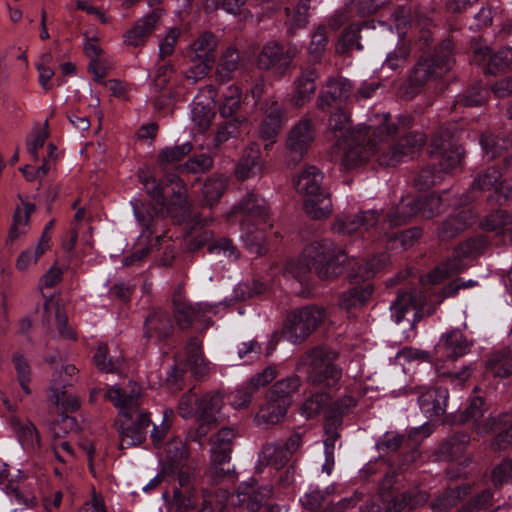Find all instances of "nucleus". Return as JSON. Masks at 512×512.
Wrapping results in <instances>:
<instances>
[{"mask_svg":"<svg viewBox=\"0 0 512 512\" xmlns=\"http://www.w3.org/2000/svg\"><path fill=\"white\" fill-rule=\"evenodd\" d=\"M486 372L497 378L512 376V352L502 349L491 353L486 360Z\"/></svg>","mask_w":512,"mask_h":512,"instance_id":"34","label":"nucleus"},{"mask_svg":"<svg viewBox=\"0 0 512 512\" xmlns=\"http://www.w3.org/2000/svg\"><path fill=\"white\" fill-rule=\"evenodd\" d=\"M241 90L239 87L231 85L223 94V100L219 106V113L224 118L233 116L240 107Z\"/></svg>","mask_w":512,"mask_h":512,"instance_id":"54","label":"nucleus"},{"mask_svg":"<svg viewBox=\"0 0 512 512\" xmlns=\"http://www.w3.org/2000/svg\"><path fill=\"white\" fill-rule=\"evenodd\" d=\"M144 329V334L147 338L155 336L159 339H165L172 334L173 325L169 315L158 310L146 318Z\"/></svg>","mask_w":512,"mask_h":512,"instance_id":"32","label":"nucleus"},{"mask_svg":"<svg viewBox=\"0 0 512 512\" xmlns=\"http://www.w3.org/2000/svg\"><path fill=\"white\" fill-rule=\"evenodd\" d=\"M429 153L433 165H437L439 171L444 173L452 172L460 167L464 157L462 147L454 142L448 130L442 128L434 134Z\"/></svg>","mask_w":512,"mask_h":512,"instance_id":"9","label":"nucleus"},{"mask_svg":"<svg viewBox=\"0 0 512 512\" xmlns=\"http://www.w3.org/2000/svg\"><path fill=\"white\" fill-rule=\"evenodd\" d=\"M417 304V300L411 292L399 293L390 306L392 317L395 322H401L404 319L405 314L409 310L415 309Z\"/></svg>","mask_w":512,"mask_h":512,"instance_id":"53","label":"nucleus"},{"mask_svg":"<svg viewBox=\"0 0 512 512\" xmlns=\"http://www.w3.org/2000/svg\"><path fill=\"white\" fill-rule=\"evenodd\" d=\"M415 202L419 207L418 214L423 218L429 219L439 214L442 199L439 195L430 194L425 197L415 198Z\"/></svg>","mask_w":512,"mask_h":512,"instance_id":"58","label":"nucleus"},{"mask_svg":"<svg viewBox=\"0 0 512 512\" xmlns=\"http://www.w3.org/2000/svg\"><path fill=\"white\" fill-rule=\"evenodd\" d=\"M232 212L240 214V222L272 226L267 203L254 192H248L234 207Z\"/></svg>","mask_w":512,"mask_h":512,"instance_id":"16","label":"nucleus"},{"mask_svg":"<svg viewBox=\"0 0 512 512\" xmlns=\"http://www.w3.org/2000/svg\"><path fill=\"white\" fill-rule=\"evenodd\" d=\"M342 423V420L336 419V420H326L325 424V433H326V439L324 440V453H325V464L323 465L322 469L327 474H330L332 467L334 465V450H335V443L340 437L339 433L337 432V427L340 426Z\"/></svg>","mask_w":512,"mask_h":512,"instance_id":"42","label":"nucleus"},{"mask_svg":"<svg viewBox=\"0 0 512 512\" xmlns=\"http://www.w3.org/2000/svg\"><path fill=\"white\" fill-rule=\"evenodd\" d=\"M357 404L354 397L346 395L337 401L330 403L326 411V420H336L349 413Z\"/></svg>","mask_w":512,"mask_h":512,"instance_id":"60","label":"nucleus"},{"mask_svg":"<svg viewBox=\"0 0 512 512\" xmlns=\"http://www.w3.org/2000/svg\"><path fill=\"white\" fill-rule=\"evenodd\" d=\"M390 114L375 115L370 119V124L359 125L351 138L343 140V156L341 164L345 169H353L364 164L371 155H376L377 160L382 152V145L392 134L397 132V127L390 123Z\"/></svg>","mask_w":512,"mask_h":512,"instance_id":"3","label":"nucleus"},{"mask_svg":"<svg viewBox=\"0 0 512 512\" xmlns=\"http://www.w3.org/2000/svg\"><path fill=\"white\" fill-rule=\"evenodd\" d=\"M324 175L315 166H307L295 178L298 193L304 196V210L313 219L326 218L332 210L329 195L323 190Z\"/></svg>","mask_w":512,"mask_h":512,"instance_id":"6","label":"nucleus"},{"mask_svg":"<svg viewBox=\"0 0 512 512\" xmlns=\"http://www.w3.org/2000/svg\"><path fill=\"white\" fill-rule=\"evenodd\" d=\"M222 406L223 396L220 392L207 393L198 401L197 417L208 421H217Z\"/></svg>","mask_w":512,"mask_h":512,"instance_id":"39","label":"nucleus"},{"mask_svg":"<svg viewBox=\"0 0 512 512\" xmlns=\"http://www.w3.org/2000/svg\"><path fill=\"white\" fill-rule=\"evenodd\" d=\"M471 344L461 331L453 330L442 335L435 347V352L439 358L454 360L465 355Z\"/></svg>","mask_w":512,"mask_h":512,"instance_id":"24","label":"nucleus"},{"mask_svg":"<svg viewBox=\"0 0 512 512\" xmlns=\"http://www.w3.org/2000/svg\"><path fill=\"white\" fill-rule=\"evenodd\" d=\"M44 310L45 313L55 311L56 325L61 337L65 339H75L74 332L67 325V316L61 312L60 307L53 302L52 298L45 301Z\"/></svg>","mask_w":512,"mask_h":512,"instance_id":"57","label":"nucleus"},{"mask_svg":"<svg viewBox=\"0 0 512 512\" xmlns=\"http://www.w3.org/2000/svg\"><path fill=\"white\" fill-rule=\"evenodd\" d=\"M288 406L267 399V403L261 407L256 415V420L259 424H277L287 413Z\"/></svg>","mask_w":512,"mask_h":512,"instance_id":"47","label":"nucleus"},{"mask_svg":"<svg viewBox=\"0 0 512 512\" xmlns=\"http://www.w3.org/2000/svg\"><path fill=\"white\" fill-rule=\"evenodd\" d=\"M418 208L414 197H403L399 204L390 210L387 221L391 226L404 225L418 214Z\"/></svg>","mask_w":512,"mask_h":512,"instance_id":"38","label":"nucleus"},{"mask_svg":"<svg viewBox=\"0 0 512 512\" xmlns=\"http://www.w3.org/2000/svg\"><path fill=\"white\" fill-rule=\"evenodd\" d=\"M13 428L23 447H34L36 444L39 443L38 432L31 422L14 421Z\"/></svg>","mask_w":512,"mask_h":512,"instance_id":"55","label":"nucleus"},{"mask_svg":"<svg viewBox=\"0 0 512 512\" xmlns=\"http://www.w3.org/2000/svg\"><path fill=\"white\" fill-rule=\"evenodd\" d=\"M188 455L187 446L181 439L174 438L165 446V457L171 466H178L182 460L188 458Z\"/></svg>","mask_w":512,"mask_h":512,"instance_id":"59","label":"nucleus"},{"mask_svg":"<svg viewBox=\"0 0 512 512\" xmlns=\"http://www.w3.org/2000/svg\"><path fill=\"white\" fill-rule=\"evenodd\" d=\"M310 8V0H299L292 10L286 8L288 17L287 34L293 36L298 29L306 27L308 23V10Z\"/></svg>","mask_w":512,"mask_h":512,"instance_id":"44","label":"nucleus"},{"mask_svg":"<svg viewBox=\"0 0 512 512\" xmlns=\"http://www.w3.org/2000/svg\"><path fill=\"white\" fill-rule=\"evenodd\" d=\"M240 226L242 231L241 237L246 248L257 256L265 255L268 251L265 231L272 226L249 224L248 222H240Z\"/></svg>","mask_w":512,"mask_h":512,"instance_id":"28","label":"nucleus"},{"mask_svg":"<svg viewBox=\"0 0 512 512\" xmlns=\"http://www.w3.org/2000/svg\"><path fill=\"white\" fill-rule=\"evenodd\" d=\"M194 469L181 466L177 472V486L173 489L172 506L175 512H188L196 507L198 494L195 488Z\"/></svg>","mask_w":512,"mask_h":512,"instance_id":"14","label":"nucleus"},{"mask_svg":"<svg viewBox=\"0 0 512 512\" xmlns=\"http://www.w3.org/2000/svg\"><path fill=\"white\" fill-rule=\"evenodd\" d=\"M192 150V144L186 142L181 145H175L173 147H166L159 152L158 162L161 170H166V165L170 163H176L182 160Z\"/></svg>","mask_w":512,"mask_h":512,"instance_id":"52","label":"nucleus"},{"mask_svg":"<svg viewBox=\"0 0 512 512\" xmlns=\"http://www.w3.org/2000/svg\"><path fill=\"white\" fill-rule=\"evenodd\" d=\"M227 187V178L225 176H214L206 180L202 187V195L207 206L212 207L216 203Z\"/></svg>","mask_w":512,"mask_h":512,"instance_id":"49","label":"nucleus"},{"mask_svg":"<svg viewBox=\"0 0 512 512\" xmlns=\"http://www.w3.org/2000/svg\"><path fill=\"white\" fill-rule=\"evenodd\" d=\"M272 495L270 486L255 487L254 484L243 483L237 493L232 496V504L242 507L249 512H257Z\"/></svg>","mask_w":512,"mask_h":512,"instance_id":"20","label":"nucleus"},{"mask_svg":"<svg viewBox=\"0 0 512 512\" xmlns=\"http://www.w3.org/2000/svg\"><path fill=\"white\" fill-rule=\"evenodd\" d=\"M302 443L301 435H291L285 443H268L263 447V458L276 469L283 468L291 459L292 455L299 449Z\"/></svg>","mask_w":512,"mask_h":512,"instance_id":"19","label":"nucleus"},{"mask_svg":"<svg viewBox=\"0 0 512 512\" xmlns=\"http://www.w3.org/2000/svg\"><path fill=\"white\" fill-rule=\"evenodd\" d=\"M472 62L485 74L497 75L512 69V48H502L494 53L488 46L475 47Z\"/></svg>","mask_w":512,"mask_h":512,"instance_id":"15","label":"nucleus"},{"mask_svg":"<svg viewBox=\"0 0 512 512\" xmlns=\"http://www.w3.org/2000/svg\"><path fill=\"white\" fill-rule=\"evenodd\" d=\"M379 220L376 210H367L357 215H348L338 218L333 224V231L340 235L363 234L373 228Z\"/></svg>","mask_w":512,"mask_h":512,"instance_id":"18","label":"nucleus"},{"mask_svg":"<svg viewBox=\"0 0 512 512\" xmlns=\"http://www.w3.org/2000/svg\"><path fill=\"white\" fill-rule=\"evenodd\" d=\"M346 260L345 252L330 239L314 240L299 259L287 262L285 273L302 282L313 268L321 280H330L344 272Z\"/></svg>","mask_w":512,"mask_h":512,"instance_id":"2","label":"nucleus"},{"mask_svg":"<svg viewBox=\"0 0 512 512\" xmlns=\"http://www.w3.org/2000/svg\"><path fill=\"white\" fill-rule=\"evenodd\" d=\"M453 44L444 40L430 57H420L411 70L408 82L413 87H420L431 79L442 77L452 69L454 64Z\"/></svg>","mask_w":512,"mask_h":512,"instance_id":"7","label":"nucleus"},{"mask_svg":"<svg viewBox=\"0 0 512 512\" xmlns=\"http://www.w3.org/2000/svg\"><path fill=\"white\" fill-rule=\"evenodd\" d=\"M492 430L497 433L490 444L493 451L504 450L512 444V422L509 415L505 414L494 421Z\"/></svg>","mask_w":512,"mask_h":512,"instance_id":"41","label":"nucleus"},{"mask_svg":"<svg viewBox=\"0 0 512 512\" xmlns=\"http://www.w3.org/2000/svg\"><path fill=\"white\" fill-rule=\"evenodd\" d=\"M472 221V213L467 209H462L457 214L450 215L442 222L437 230V235L441 240L451 239L464 231Z\"/></svg>","mask_w":512,"mask_h":512,"instance_id":"29","label":"nucleus"},{"mask_svg":"<svg viewBox=\"0 0 512 512\" xmlns=\"http://www.w3.org/2000/svg\"><path fill=\"white\" fill-rule=\"evenodd\" d=\"M328 128L339 141L351 138V132L357 129V127L351 128L350 116L341 108L336 109L335 112L331 114Z\"/></svg>","mask_w":512,"mask_h":512,"instance_id":"45","label":"nucleus"},{"mask_svg":"<svg viewBox=\"0 0 512 512\" xmlns=\"http://www.w3.org/2000/svg\"><path fill=\"white\" fill-rule=\"evenodd\" d=\"M139 181L147 194L156 202L160 211L173 213L177 209L183 210L187 204L186 190L179 177L168 173L164 180L158 181L147 171H139Z\"/></svg>","mask_w":512,"mask_h":512,"instance_id":"5","label":"nucleus"},{"mask_svg":"<svg viewBox=\"0 0 512 512\" xmlns=\"http://www.w3.org/2000/svg\"><path fill=\"white\" fill-rule=\"evenodd\" d=\"M422 229L412 227L399 233L385 235V247L389 250H406L421 237Z\"/></svg>","mask_w":512,"mask_h":512,"instance_id":"40","label":"nucleus"},{"mask_svg":"<svg viewBox=\"0 0 512 512\" xmlns=\"http://www.w3.org/2000/svg\"><path fill=\"white\" fill-rule=\"evenodd\" d=\"M338 354L327 346H317L301 355L296 369L305 368L308 383L321 388H333L342 378V369L334 362Z\"/></svg>","mask_w":512,"mask_h":512,"instance_id":"4","label":"nucleus"},{"mask_svg":"<svg viewBox=\"0 0 512 512\" xmlns=\"http://www.w3.org/2000/svg\"><path fill=\"white\" fill-rule=\"evenodd\" d=\"M395 134L396 132L381 144L382 152L378 162L382 166H395L405 157H413L422 150L426 142L424 134L421 132H411L400 138L396 143L390 144L389 140Z\"/></svg>","mask_w":512,"mask_h":512,"instance_id":"12","label":"nucleus"},{"mask_svg":"<svg viewBox=\"0 0 512 512\" xmlns=\"http://www.w3.org/2000/svg\"><path fill=\"white\" fill-rule=\"evenodd\" d=\"M210 449V475L215 480H221L226 477H230V468L225 469L223 465L228 464L231 459L232 448L219 445L217 443H211Z\"/></svg>","mask_w":512,"mask_h":512,"instance_id":"33","label":"nucleus"},{"mask_svg":"<svg viewBox=\"0 0 512 512\" xmlns=\"http://www.w3.org/2000/svg\"><path fill=\"white\" fill-rule=\"evenodd\" d=\"M243 120L236 117L219 123L212 138V148L217 150L230 139L236 138L240 133V126Z\"/></svg>","mask_w":512,"mask_h":512,"instance_id":"43","label":"nucleus"},{"mask_svg":"<svg viewBox=\"0 0 512 512\" xmlns=\"http://www.w3.org/2000/svg\"><path fill=\"white\" fill-rule=\"evenodd\" d=\"M512 222V216H510L504 210H498L481 222L483 229L487 231H494L497 234L502 233L505 226Z\"/></svg>","mask_w":512,"mask_h":512,"instance_id":"63","label":"nucleus"},{"mask_svg":"<svg viewBox=\"0 0 512 512\" xmlns=\"http://www.w3.org/2000/svg\"><path fill=\"white\" fill-rule=\"evenodd\" d=\"M186 370H190L197 379L206 377L210 372V362L204 357L202 342L197 337L189 339L184 349L183 360L172 368L167 382L179 388L178 383L183 379Z\"/></svg>","mask_w":512,"mask_h":512,"instance_id":"10","label":"nucleus"},{"mask_svg":"<svg viewBox=\"0 0 512 512\" xmlns=\"http://www.w3.org/2000/svg\"><path fill=\"white\" fill-rule=\"evenodd\" d=\"M296 54L297 47L295 45H289L284 50L278 42L270 40L259 50L255 64L260 70L273 71L275 74L283 76L290 68Z\"/></svg>","mask_w":512,"mask_h":512,"instance_id":"11","label":"nucleus"},{"mask_svg":"<svg viewBox=\"0 0 512 512\" xmlns=\"http://www.w3.org/2000/svg\"><path fill=\"white\" fill-rule=\"evenodd\" d=\"M265 168V161L261 155L260 146L251 143L242 154L236 167V175L240 180H245L260 175Z\"/></svg>","mask_w":512,"mask_h":512,"instance_id":"26","label":"nucleus"},{"mask_svg":"<svg viewBox=\"0 0 512 512\" xmlns=\"http://www.w3.org/2000/svg\"><path fill=\"white\" fill-rule=\"evenodd\" d=\"M331 397L328 393L317 392L309 396L302 405V413L306 418H313L314 416L324 413L326 416L327 408L330 406Z\"/></svg>","mask_w":512,"mask_h":512,"instance_id":"50","label":"nucleus"},{"mask_svg":"<svg viewBox=\"0 0 512 512\" xmlns=\"http://www.w3.org/2000/svg\"><path fill=\"white\" fill-rule=\"evenodd\" d=\"M315 127L308 118L299 120L289 131L286 138V162L297 165L307 154L315 140Z\"/></svg>","mask_w":512,"mask_h":512,"instance_id":"13","label":"nucleus"},{"mask_svg":"<svg viewBox=\"0 0 512 512\" xmlns=\"http://www.w3.org/2000/svg\"><path fill=\"white\" fill-rule=\"evenodd\" d=\"M470 492L471 486L469 484L446 489L430 503V508L433 512H448Z\"/></svg>","mask_w":512,"mask_h":512,"instance_id":"30","label":"nucleus"},{"mask_svg":"<svg viewBox=\"0 0 512 512\" xmlns=\"http://www.w3.org/2000/svg\"><path fill=\"white\" fill-rule=\"evenodd\" d=\"M173 306L174 318L180 329H188L194 323L201 322L209 311L208 305L187 302L180 293L174 295Z\"/></svg>","mask_w":512,"mask_h":512,"instance_id":"22","label":"nucleus"},{"mask_svg":"<svg viewBox=\"0 0 512 512\" xmlns=\"http://www.w3.org/2000/svg\"><path fill=\"white\" fill-rule=\"evenodd\" d=\"M326 44L327 37L325 33V27L319 26L312 34L311 41L308 46V53L311 61H320L322 54L325 51Z\"/></svg>","mask_w":512,"mask_h":512,"instance_id":"61","label":"nucleus"},{"mask_svg":"<svg viewBox=\"0 0 512 512\" xmlns=\"http://www.w3.org/2000/svg\"><path fill=\"white\" fill-rule=\"evenodd\" d=\"M161 16L162 10L156 8L152 12L140 18L124 34V43L132 47L143 46L155 30L156 24L160 20Z\"/></svg>","mask_w":512,"mask_h":512,"instance_id":"23","label":"nucleus"},{"mask_svg":"<svg viewBox=\"0 0 512 512\" xmlns=\"http://www.w3.org/2000/svg\"><path fill=\"white\" fill-rule=\"evenodd\" d=\"M390 263V257L386 253H381L378 256L366 261L363 266L359 268V276L361 278H370L376 273L385 269Z\"/></svg>","mask_w":512,"mask_h":512,"instance_id":"64","label":"nucleus"},{"mask_svg":"<svg viewBox=\"0 0 512 512\" xmlns=\"http://www.w3.org/2000/svg\"><path fill=\"white\" fill-rule=\"evenodd\" d=\"M35 211V205L30 202H23L22 207H18L14 213L13 225L10 228L9 238L15 240L21 234L27 232L29 217Z\"/></svg>","mask_w":512,"mask_h":512,"instance_id":"48","label":"nucleus"},{"mask_svg":"<svg viewBox=\"0 0 512 512\" xmlns=\"http://www.w3.org/2000/svg\"><path fill=\"white\" fill-rule=\"evenodd\" d=\"M319 73L316 68L308 66L301 68L299 76L293 82V92L290 99L291 105L301 108L308 103L316 92V81Z\"/></svg>","mask_w":512,"mask_h":512,"instance_id":"21","label":"nucleus"},{"mask_svg":"<svg viewBox=\"0 0 512 512\" xmlns=\"http://www.w3.org/2000/svg\"><path fill=\"white\" fill-rule=\"evenodd\" d=\"M384 497L383 512H400L405 507L413 508L414 506L426 502L428 495L425 492H418L414 496L410 492L402 493L400 495L390 497L389 495H382Z\"/></svg>","mask_w":512,"mask_h":512,"instance_id":"36","label":"nucleus"},{"mask_svg":"<svg viewBox=\"0 0 512 512\" xmlns=\"http://www.w3.org/2000/svg\"><path fill=\"white\" fill-rule=\"evenodd\" d=\"M324 310L306 306L291 312L285 321L284 336L293 344L303 342L324 319Z\"/></svg>","mask_w":512,"mask_h":512,"instance_id":"8","label":"nucleus"},{"mask_svg":"<svg viewBox=\"0 0 512 512\" xmlns=\"http://www.w3.org/2000/svg\"><path fill=\"white\" fill-rule=\"evenodd\" d=\"M480 143L484 152L493 159L512 146V138L509 136L496 137L490 134H484L481 136Z\"/></svg>","mask_w":512,"mask_h":512,"instance_id":"51","label":"nucleus"},{"mask_svg":"<svg viewBox=\"0 0 512 512\" xmlns=\"http://www.w3.org/2000/svg\"><path fill=\"white\" fill-rule=\"evenodd\" d=\"M372 293L373 287L369 283L352 287L339 295V306L346 310L361 307L366 304Z\"/></svg>","mask_w":512,"mask_h":512,"instance_id":"37","label":"nucleus"},{"mask_svg":"<svg viewBox=\"0 0 512 512\" xmlns=\"http://www.w3.org/2000/svg\"><path fill=\"white\" fill-rule=\"evenodd\" d=\"M240 67V55L235 47H227L219 58L216 67V79L219 82L230 81Z\"/></svg>","mask_w":512,"mask_h":512,"instance_id":"35","label":"nucleus"},{"mask_svg":"<svg viewBox=\"0 0 512 512\" xmlns=\"http://www.w3.org/2000/svg\"><path fill=\"white\" fill-rule=\"evenodd\" d=\"M300 378L292 375L277 381L268 391L267 399L277 401L286 406L292 404V397L300 387Z\"/></svg>","mask_w":512,"mask_h":512,"instance_id":"31","label":"nucleus"},{"mask_svg":"<svg viewBox=\"0 0 512 512\" xmlns=\"http://www.w3.org/2000/svg\"><path fill=\"white\" fill-rule=\"evenodd\" d=\"M218 39L210 31L201 32L189 45L188 57L192 61H203L207 64H214Z\"/></svg>","mask_w":512,"mask_h":512,"instance_id":"25","label":"nucleus"},{"mask_svg":"<svg viewBox=\"0 0 512 512\" xmlns=\"http://www.w3.org/2000/svg\"><path fill=\"white\" fill-rule=\"evenodd\" d=\"M352 90L349 80L342 77L329 78L317 97L316 106L321 111H327L333 106L342 105L351 97Z\"/></svg>","mask_w":512,"mask_h":512,"instance_id":"17","label":"nucleus"},{"mask_svg":"<svg viewBox=\"0 0 512 512\" xmlns=\"http://www.w3.org/2000/svg\"><path fill=\"white\" fill-rule=\"evenodd\" d=\"M14 368L17 374L18 382L26 395L30 394L29 382L31 380V370L28 362L21 354H14L12 358Z\"/></svg>","mask_w":512,"mask_h":512,"instance_id":"62","label":"nucleus"},{"mask_svg":"<svg viewBox=\"0 0 512 512\" xmlns=\"http://www.w3.org/2000/svg\"><path fill=\"white\" fill-rule=\"evenodd\" d=\"M501 177L502 174L497 168L490 167L486 169L484 172L479 173L475 177L471 185V190L473 192H482L490 189H495V191L499 193L504 189V186H502L500 182Z\"/></svg>","mask_w":512,"mask_h":512,"instance_id":"46","label":"nucleus"},{"mask_svg":"<svg viewBox=\"0 0 512 512\" xmlns=\"http://www.w3.org/2000/svg\"><path fill=\"white\" fill-rule=\"evenodd\" d=\"M129 386V391L119 386H112L106 394L114 406L120 409L115 422L120 437V449H128L143 443L151 422L149 413L139 408L140 387L135 383H130Z\"/></svg>","mask_w":512,"mask_h":512,"instance_id":"1","label":"nucleus"},{"mask_svg":"<svg viewBox=\"0 0 512 512\" xmlns=\"http://www.w3.org/2000/svg\"><path fill=\"white\" fill-rule=\"evenodd\" d=\"M44 310L45 313L55 311L56 325L61 337L65 339H75L74 332L67 325V316L61 312L60 307L53 302L52 298L45 301Z\"/></svg>","mask_w":512,"mask_h":512,"instance_id":"56","label":"nucleus"},{"mask_svg":"<svg viewBox=\"0 0 512 512\" xmlns=\"http://www.w3.org/2000/svg\"><path fill=\"white\" fill-rule=\"evenodd\" d=\"M448 397L446 388L428 389L418 396V403L427 417H437L445 413Z\"/></svg>","mask_w":512,"mask_h":512,"instance_id":"27","label":"nucleus"}]
</instances>
